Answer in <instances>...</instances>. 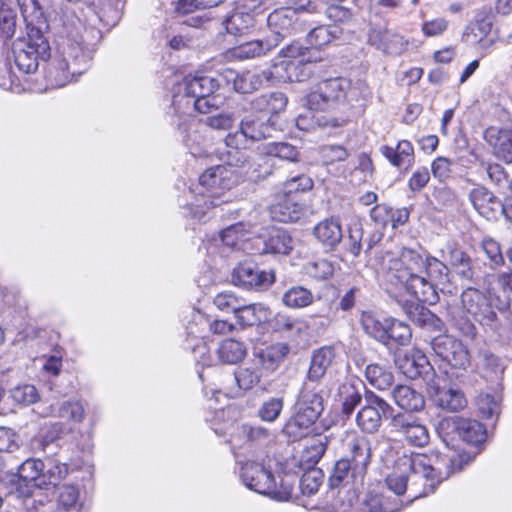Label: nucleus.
<instances>
[{"mask_svg": "<svg viewBox=\"0 0 512 512\" xmlns=\"http://www.w3.org/2000/svg\"><path fill=\"white\" fill-rule=\"evenodd\" d=\"M426 256L411 248H403L398 257L385 252L382 257V268L386 271L388 281L402 286L416 299L402 304L407 317L419 326H431L437 331H442V320L422 304L432 305L439 299L435 284L424 276Z\"/></svg>", "mask_w": 512, "mask_h": 512, "instance_id": "1", "label": "nucleus"}, {"mask_svg": "<svg viewBox=\"0 0 512 512\" xmlns=\"http://www.w3.org/2000/svg\"><path fill=\"white\" fill-rule=\"evenodd\" d=\"M57 51L47 70V79L54 87H63L82 75L90 66L95 52V29H87L82 19L67 5L59 12Z\"/></svg>", "mask_w": 512, "mask_h": 512, "instance_id": "2", "label": "nucleus"}, {"mask_svg": "<svg viewBox=\"0 0 512 512\" xmlns=\"http://www.w3.org/2000/svg\"><path fill=\"white\" fill-rule=\"evenodd\" d=\"M448 464L443 473L432 466L430 458L425 454H403L395 461L393 470L386 476L385 485L396 497L409 492L408 503L428 496L436 487L451 474L461 471L471 461L466 453L446 456Z\"/></svg>", "mask_w": 512, "mask_h": 512, "instance_id": "3", "label": "nucleus"}, {"mask_svg": "<svg viewBox=\"0 0 512 512\" xmlns=\"http://www.w3.org/2000/svg\"><path fill=\"white\" fill-rule=\"evenodd\" d=\"M219 87L217 79L207 75H189L179 82L173 92L172 111L173 122L182 135V141L193 156L201 155L203 139L196 129H193V112L209 113L218 108L222 98L215 95Z\"/></svg>", "mask_w": 512, "mask_h": 512, "instance_id": "4", "label": "nucleus"}, {"mask_svg": "<svg viewBox=\"0 0 512 512\" xmlns=\"http://www.w3.org/2000/svg\"><path fill=\"white\" fill-rule=\"evenodd\" d=\"M26 21L27 39L18 38L12 45V56L16 67L29 74L37 70L39 60L50 55L49 42L44 34L47 27L41 20L42 12L38 0H19Z\"/></svg>", "mask_w": 512, "mask_h": 512, "instance_id": "5", "label": "nucleus"}, {"mask_svg": "<svg viewBox=\"0 0 512 512\" xmlns=\"http://www.w3.org/2000/svg\"><path fill=\"white\" fill-rule=\"evenodd\" d=\"M231 175L232 171L225 165H217L203 172L196 189L188 192L189 200L184 205L185 215L202 221L210 208L228 203L230 196L225 191L235 184Z\"/></svg>", "mask_w": 512, "mask_h": 512, "instance_id": "6", "label": "nucleus"}, {"mask_svg": "<svg viewBox=\"0 0 512 512\" xmlns=\"http://www.w3.org/2000/svg\"><path fill=\"white\" fill-rule=\"evenodd\" d=\"M461 301L467 314L494 333V340L503 348L504 357L512 359V319L499 323L490 296L476 288L464 290Z\"/></svg>", "mask_w": 512, "mask_h": 512, "instance_id": "7", "label": "nucleus"}, {"mask_svg": "<svg viewBox=\"0 0 512 512\" xmlns=\"http://www.w3.org/2000/svg\"><path fill=\"white\" fill-rule=\"evenodd\" d=\"M323 389L313 383H303L293 407V414L283 427V433L296 440L303 437L324 410Z\"/></svg>", "mask_w": 512, "mask_h": 512, "instance_id": "8", "label": "nucleus"}, {"mask_svg": "<svg viewBox=\"0 0 512 512\" xmlns=\"http://www.w3.org/2000/svg\"><path fill=\"white\" fill-rule=\"evenodd\" d=\"M320 13V8L314 1L296 8L282 7L268 15L267 25L271 34L269 40H276V47L286 37L303 32L306 28L305 14Z\"/></svg>", "mask_w": 512, "mask_h": 512, "instance_id": "9", "label": "nucleus"}, {"mask_svg": "<svg viewBox=\"0 0 512 512\" xmlns=\"http://www.w3.org/2000/svg\"><path fill=\"white\" fill-rule=\"evenodd\" d=\"M240 478L248 489L267 495L273 500L285 502L291 498V485L281 482L278 486L271 471L260 463L253 461L244 463L240 469Z\"/></svg>", "mask_w": 512, "mask_h": 512, "instance_id": "10", "label": "nucleus"}, {"mask_svg": "<svg viewBox=\"0 0 512 512\" xmlns=\"http://www.w3.org/2000/svg\"><path fill=\"white\" fill-rule=\"evenodd\" d=\"M437 433L447 447L454 448V441L461 439L470 446L478 447L487 438L486 427L470 418L446 417L439 421Z\"/></svg>", "mask_w": 512, "mask_h": 512, "instance_id": "11", "label": "nucleus"}, {"mask_svg": "<svg viewBox=\"0 0 512 512\" xmlns=\"http://www.w3.org/2000/svg\"><path fill=\"white\" fill-rule=\"evenodd\" d=\"M393 407L371 390H365L364 405L356 415V424L364 433L379 431L382 419L393 417Z\"/></svg>", "mask_w": 512, "mask_h": 512, "instance_id": "12", "label": "nucleus"}, {"mask_svg": "<svg viewBox=\"0 0 512 512\" xmlns=\"http://www.w3.org/2000/svg\"><path fill=\"white\" fill-rule=\"evenodd\" d=\"M350 82L342 77H335L317 83L305 97L309 110L322 111L332 104L345 99Z\"/></svg>", "mask_w": 512, "mask_h": 512, "instance_id": "13", "label": "nucleus"}, {"mask_svg": "<svg viewBox=\"0 0 512 512\" xmlns=\"http://www.w3.org/2000/svg\"><path fill=\"white\" fill-rule=\"evenodd\" d=\"M248 141L241 129L228 134L225 138V151L220 153V160L228 166L244 169L249 179L257 180L261 177L257 168L260 164L251 163L245 151Z\"/></svg>", "mask_w": 512, "mask_h": 512, "instance_id": "14", "label": "nucleus"}, {"mask_svg": "<svg viewBox=\"0 0 512 512\" xmlns=\"http://www.w3.org/2000/svg\"><path fill=\"white\" fill-rule=\"evenodd\" d=\"M205 327H208L209 330L216 335H223L231 332L234 328L233 324L229 323L225 320H214L209 321L204 315L196 312L193 314L192 321L188 323L186 330L187 335L189 337H193L196 340V344L192 346V350L195 353H198L197 362L202 366H210L212 361L210 356L207 355L208 349L206 345L203 343L202 332Z\"/></svg>", "mask_w": 512, "mask_h": 512, "instance_id": "15", "label": "nucleus"}, {"mask_svg": "<svg viewBox=\"0 0 512 512\" xmlns=\"http://www.w3.org/2000/svg\"><path fill=\"white\" fill-rule=\"evenodd\" d=\"M434 353L452 369L467 371L470 366V354L467 347L458 339L449 335H439L431 341Z\"/></svg>", "mask_w": 512, "mask_h": 512, "instance_id": "16", "label": "nucleus"}, {"mask_svg": "<svg viewBox=\"0 0 512 512\" xmlns=\"http://www.w3.org/2000/svg\"><path fill=\"white\" fill-rule=\"evenodd\" d=\"M275 280L272 271H264L253 262H243L234 268L232 282L246 289L264 290Z\"/></svg>", "mask_w": 512, "mask_h": 512, "instance_id": "17", "label": "nucleus"}, {"mask_svg": "<svg viewBox=\"0 0 512 512\" xmlns=\"http://www.w3.org/2000/svg\"><path fill=\"white\" fill-rule=\"evenodd\" d=\"M398 369L409 379L423 378L430 381L434 377V368L427 356L418 349H413L395 358Z\"/></svg>", "mask_w": 512, "mask_h": 512, "instance_id": "18", "label": "nucleus"}, {"mask_svg": "<svg viewBox=\"0 0 512 512\" xmlns=\"http://www.w3.org/2000/svg\"><path fill=\"white\" fill-rule=\"evenodd\" d=\"M345 449L344 458L354 465L356 476L366 475L372 460L370 439L364 435L352 434L346 439Z\"/></svg>", "mask_w": 512, "mask_h": 512, "instance_id": "19", "label": "nucleus"}, {"mask_svg": "<svg viewBox=\"0 0 512 512\" xmlns=\"http://www.w3.org/2000/svg\"><path fill=\"white\" fill-rule=\"evenodd\" d=\"M223 78L233 83L235 91L243 94L252 93L270 83L274 79V72L267 69L262 71L246 70L241 73L232 69H226L222 73Z\"/></svg>", "mask_w": 512, "mask_h": 512, "instance_id": "20", "label": "nucleus"}, {"mask_svg": "<svg viewBox=\"0 0 512 512\" xmlns=\"http://www.w3.org/2000/svg\"><path fill=\"white\" fill-rule=\"evenodd\" d=\"M367 42L388 56H399L408 48V41L402 35L381 27H371L368 30Z\"/></svg>", "mask_w": 512, "mask_h": 512, "instance_id": "21", "label": "nucleus"}, {"mask_svg": "<svg viewBox=\"0 0 512 512\" xmlns=\"http://www.w3.org/2000/svg\"><path fill=\"white\" fill-rule=\"evenodd\" d=\"M390 425L412 446L424 447L430 441L427 427L411 416L399 413L392 417Z\"/></svg>", "mask_w": 512, "mask_h": 512, "instance_id": "22", "label": "nucleus"}, {"mask_svg": "<svg viewBox=\"0 0 512 512\" xmlns=\"http://www.w3.org/2000/svg\"><path fill=\"white\" fill-rule=\"evenodd\" d=\"M484 140L498 160L506 164L512 163V125L488 127L484 131Z\"/></svg>", "mask_w": 512, "mask_h": 512, "instance_id": "23", "label": "nucleus"}, {"mask_svg": "<svg viewBox=\"0 0 512 512\" xmlns=\"http://www.w3.org/2000/svg\"><path fill=\"white\" fill-rule=\"evenodd\" d=\"M45 468L44 462L40 459L29 458L18 468L15 475L16 491L19 495H29L31 488H41L42 472Z\"/></svg>", "mask_w": 512, "mask_h": 512, "instance_id": "24", "label": "nucleus"}, {"mask_svg": "<svg viewBox=\"0 0 512 512\" xmlns=\"http://www.w3.org/2000/svg\"><path fill=\"white\" fill-rule=\"evenodd\" d=\"M429 392L434 403L448 412H459L466 408L468 404L464 392L454 386L429 385Z\"/></svg>", "mask_w": 512, "mask_h": 512, "instance_id": "25", "label": "nucleus"}, {"mask_svg": "<svg viewBox=\"0 0 512 512\" xmlns=\"http://www.w3.org/2000/svg\"><path fill=\"white\" fill-rule=\"evenodd\" d=\"M474 209L486 219H496L502 208L501 200L484 186H477L469 192Z\"/></svg>", "mask_w": 512, "mask_h": 512, "instance_id": "26", "label": "nucleus"}, {"mask_svg": "<svg viewBox=\"0 0 512 512\" xmlns=\"http://www.w3.org/2000/svg\"><path fill=\"white\" fill-rule=\"evenodd\" d=\"M443 259L451 269L462 279L473 280L475 271L471 257L454 243H448L442 250Z\"/></svg>", "mask_w": 512, "mask_h": 512, "instance_id": "27", "label": "nucleus"}, {"mask_svg": "<svg viewBox=\"0 0 512 512\" xmlns=\"http://www.w3.org/2000/svg\"><path fill=\"white\" fill-rule=\"evenodd\" d=\"M335 357L334 349L330 346H324L315 350L311 357L310 366L304 383H313L321 387L320 380L326 374L328 367Z\"/></svg>", "mask_w": 512, "mask_h": 512, "instance_id": "28", "label": "nucleus"}, {"mask_svg": "<svg viewBox=\"0 0 512 512\" xmlns=\"http://www.w3.org/2000/svg\"><path fill=\"white\" fill-rule=\"evenodd\" d=\"M240 128L249 141H260L272 136L275 131L266 115L249 114L240 122Z\"/></svg>", "mask_w": 512, "mask_h": 512, "instance_id": "29", "label": "nucleus"}, {"mask_svg": "<svg viewBox=\"0 0 512 512\" xmlns=\"http://www.w3.org/2000/svg\"><path fill=\"white\" fill-rule=\"evenodd\" d=\"M380 151L398 169L407 171L414 163V148L407 140L399 141L396 147L384 145Z\"/></svg>", "mask_w": 512, "mask_h": 512, "instance_id": "30", "label": "nucleus"}, {"mask_svg": "<svg viewBox=\"0 0 512 512\" xmlns=\"http://www.w3.org/2000/svg\"><path fill=\"white\" fill-rule=\"evenodd\" d=\"M391 394L395 404L405 411L418 412L425 406L423 395L409 385H397Z\"/></svg>", "mask_w": 512, "mask_h": 512, "instance_id": "31", "label": "nucleus"}, {"mask_svg": "<svg viewBox=\"0 0 512 512\" xmlns=\"http://www.w3.org/2000/svg\"><path fill=\"white\" fill-rule=\"evenodd\" d=\"M276 47V40L256 39L239 44L231 49V56L238 60H248L266 55Z\"/></svg>", "mask_w": 512, "mask_h": 512, "instance_id": "32", "label": "nucleus"}, {"mask_svg": "<svg viewBox=\"0 0 512 512\" xmlns=\"http://www.w3.org/2000/svg\"><path fill=\"white\" fill-rule=\"evenodd\" d=\"M366 475L356 476L354 465L344 457L339 459L329 477V485L331 488H337L344 485H362Z\"/></svg>", "mask_w": 512, "mask_h": 512, "instance_id": "33", "label": "nucleus"}, {"mask_svg": "<svg viewBox=\"0 0 512 512\" xmlns=\"http://www.w3.org/2000/svg\"><path fill=\"white\" fill-rule=\"evenodd\" d=\"M313 232L315 237L323 245L329 247H334L339 244L343 237L340 221L333 217L320 221L314 227Z\"/></svg>", "mask_w": 512, "mask_h": 512, "instance_id": "34", "label": "nucleus"}, {"mask_svg": "<svg viewBox=\"0 0 512 512\" xmlns=\"http://www.w3.org/2000/svg\"><path fill=\"white\" fill-rule=\"evenodd\" d=\"M270 315V309L264 304H247L244 301V305H241L235 317L241 326H254L268 321Z\"/></svg>", "mask_w": 512, "mask_h": 512, "instance_id": "35", "label": "nucleus"}, {"mask_svg": "<svg viewBox=\"0 0 512 512\" xmlns=\"http://www.w3.org/2000/svg\"><path fill=\"white\" fill-rule=\"evenodd\" d=\"M403 506V501L398 498L390 500L384 494L369 493L361 503L359 512H398Z\"/></svg>", "mask_w": 512, "mask_h": 512, "instance_id": "36", "label": "nucleus"}, {"mask_svg": "<svg viewBox=\"0 0 512 512\" xmlns=\"http://www.w3.org/2000/svg\"><path fill=\"white\" fill-rule=\"evenodd\" d=\"M361 388L364 385L357 381H345L338 388V395L342 402V412L346 416H350L355 408L360 404L362 400Z\"/></svg>", "mask_w": 512, "mask_h": 512, "instance_id": "37", "label": "nucleus"}, {"mask_svg": "<svg viewBox=\"0 0 512 512\" xmlns=\"http://www.w3.org/2000/svg\"><path fill=\"white\" fill-rule=\"evenodd\" d=\"M44 465L41 478V488L44 489H48L49 486H57L70 472L69 465L57 458H47Z\"/></svg>", "mask_w": 512, "mask_h": 512, "instance_id": "38", "label": "nucleus"}, {"mask_svg": "<svg viewBox=\"0 0 512 512\" xmlns=\"http://www.w3.org/2000/svg\"><path fill=\"white\" fill-rule=\"evenodd\" d=\"M303 208L293 198L285 196L271 206V217L278 222H296L302 215Z\"/></svg>", "mask_w": 512, "mask_h": 512, "instance_id": "39", "label": "nucleus"}, {"mask_svg": "<svg viewBox=\"0 0 512 512\" xmlns=\"http://www.w3.org/2000/svg\"><path fill=\"white\" fill-rule=\"evenodd\" d=\"M270 327L273 331L287 334L291 337L301 336L308 328L305 321L289 316L285 313H277L270 320Z\"/></svg>", "mask_w": 512, "mask_h": 512, "instance_id": "40", "label": "nucleus"}, {"mask_svg": "<svg viewBox=\"0 0 512 512\" xmlns=\"http://www.w3.org/2000/svg\"><path fill=\"white\" fill-rule=\"evenodd\" d=\"M289 352V347L284 343H275L260 349L255 353L259 364L266 370L274 371L284 360Z\"/></svg>", "mask_w": 512, "mask_h": 512, "instance_id": "41", "label": "nucleus"}, {"mask_svg": "<svg viewBox=\"0 0 512 512\" xmlns=\"http://www.w3.org/2000/svg\"><path fill=\"white\" fill-rule=\"evenodd\" d=\"M246 354L245 344L232 338L223 340L217 349L219 361L223 364H237L245 358Z\"/></svg>", "mask_w": 512, "mask_h": 512, "instance_id": "42", "label": "nucleus"}, {"mask_svg": "<svg viewBox=\"0 0 512 512\" xmlns=\"http://www.w3.org/2000/svg\"><path fill=\"white\" fill-rule=\"evenodd\" d=\"M288 99L282 92H272L258 96L252 101L255 110L265 114H278L287 105Z\"/></svg>", "mask_w": 512, "mask_h": 512, "instance_id": "43", "label": "nucleus"}, {"mask_svg": "<svg viewBox=\"0 0 512 512\" xmlns=\"http://www.w3.org/2000/svg\"><path fill=\"white\" fill-rule=\"evenodd\" d=\"M368 383L379 391H386L394 384L393 372L379 364H369L365 369Z\"/></svg>", "mask_w": 512, "mask_h": 512, "instance_id": "44", "label": "nucleus"}, {"mask_svg": "<svg viewBox=\"0 0 512 512\" xmlns=\"http://www.w3.org/2000/svg\"><path fill=\"white\" fill-rule=\"evenodd\" d=\"M264 245L267 253L287 255L293 249V239L285 230L272 229Z\"/></svg>", "mask_w": 512, "mask_h": 512, "instance_id": "45", "label": "nucleus"}, {"mask_svg": "<svg viewBox=\"0 0 512 512\" xmlns=\"http://www.w3.org/2000/svg\"><path fill=\"white\" fill-rule=\"evenodd\" d=\"M390 318L379 319L371 313H364L361 324L365 332L382 344H387V330Z\"/></svg>", "mask_w": 512, "mask_h": 512, "instance_id": "46", "label": "nucleus"}, {"mask_svg": "<svg viewBox=\"0 0 512 512\" xmlns=\"http://www.w3.org/2000/svg\"><path fill=\"white\" fill-rule=\"evenodd\" d=\"M50 415L80 423L85 417V409L80 401H64L56 406H51Z\"/></svg>", "mask_w": 512, "mask_h": 512, "instance_id": "47", "label": "nucleus"}, {"mask_svg": "<svg viewBox=\"0 0 512 512\" xmlns=\"http://www.w3.org/2000/svg\"><path fill=\"white\" fill-rule=\"evenodd\" d=\"M251 225L243 222L232 224L220 232V241L232 249H240L241 242L247 238Z\"/></svg>", "mask_w": 512, "mask_h": 512, "instance_id": "48", "label": "nucleus"}, {"mask_svg": "<svg viewBox=\"0 0 512 512\" xmlns=\"http://www.w3.org/2000/svg\"><path fill=\"white\" fill-rule=\"evenodd\" d=\"M240 434L251 447L265 446L273 440L270 430L260 425L243 424Z\"/></svg>", "mask_w": 512, "mask_h": 512, "instance_id": "49", "label": "nucleus"}, {"mask_svg": "<svg viewBox=\"0 0 512 512\" xmlns=\"http://www.w3.org/2000/svg\"><path fill=\"white\" fill-rule=\"evenodd\" d=\"M314 301L313 293L303 286H293L282 296V303L289 308L300 309L311 305Z\"/></svg>", "mask_w": 512, "mask_h": 512, "instance_id": "50", "label": "nucleus"}, {"mask_svg": "<svg viewBox=\"0 0 512 512\" xmlns=\"http://www.w3.org/2000/svg\"><path fill=\"white\" fill-rule=\"evenodd\" d=\"M341 30L337 26L320 25L307 34V42L315 48H321L339 38Z\"/></svg>", "mask_w": 512, "mask_h": 512, "instance_id": "51", "label": "nucleus"}, {"mask_svg": "<svg viewBox=\"0 0 512 512\" xmlns=\"http://www.w3.org/2000/svg\"><path fill=\"white\" fill-rule=\"evenodd\" d=\"M502 397L499 393H480L476 398L479 413L485 419L498 417L501 411Z\"/></svg>", "mask_w": 512, "mask_h": 512, "instance_id": "52", "label": "nucleus"}, {"mask_svg": "<svg viewBox=\"0 0 512 512\" xmlns=\"http://www.w3.org/2000/svg\"><path fill=\"white\" fill-rule=\"evenodd\" d=\"M318 154L324 165H332L346 161L351 150L341 144H325L318 148Z\"/></svg>", "mask_w": 512, "mask_h": 512, "instance_id": "53", "label": "nucleus"}, {"mask_svg": "<svg viewBox=\"0 0 512 512\" xmlns=\"http://www.w3.org/2000/svg\"><path fill=\"white\" fill-rule=\"evenodd\" d=\"M387 344L389 346L391 344H396L400 346L407 345L412 337V332L410 327L394 318H390L388 330H387Z\"/></svg>", "mask_w": 512, "mask_h": 512, "instance_id": "54", "label": "nucleus"}, {"mask_svg": "<svg viewBox=\"0 0 512 512\" xmlns=\"http://www.w3.org/2000/svg\"><path fill=\"white\" fill-rule=\"evenodd\" d=\"M235 381L241 390L248 391L255 387L262 378L261 369L258 366L239 367L234 372Z\"/></svg>", "mask_w": 512, "mask_h": 512, "instance_id": "55", "label": "nucleus"}, {"mask_svg": "<svg viewBox=\"0 0 512 512\" xmlns=\"http://www.w3.org/2000/svg\"><path fill=\"white\" fill-rule=\"evenodd\" d=\"M425 266L424 276L431 281L432 284H434L433 281H437L442 284L449 282L448 275L450 269L444 262L427 255Z\"/></svg>", "mask_w": 512, "mask_h": 512, "instance_id": "56", "label": "nucleus"}, {"mask_svg": "<svg viewBox=\"0 0 512 512\" xmlns=\"http://www.w3.org/2000/svg\"><path fill=\"white\" fill-rule=\"evenodd\" d=\"M254 24V19L249 13L236 12L225 21V28L229 34L241 35L248 31Z\"/></svg>", "mask_w": 512, "mask_h": 512, "instance_id": "57", "label": "nucleus"}, {"mask_svg": "<svg viewBox=\"0 0 512 512\" xmlns=\"http://www.w3.org/2000/svg\"><path fill=\"white\" fill-rule=\"evenodd\" d=\"M10 397L15 403L27 406L37 402L40 396L35 386L24 384L11 389Z\"/></svg>", "mask_w": 512, "mask_h": 512, "instance_id": "58", "label": "nucleus"}, {"mask_svg": "<svg viewBox=\"0 0 512 512\" xmlns=\"http://www.w3.org/2000/svg\"><path fill=\"white\" fill-rule=\"evenodd\" d=\"M283 406V398L271 397L262 403L258 410V416L262 421L274 422L280 416Z\"/></svg>", "mask_w": 512, "mask_h": 512, "instance_id": "59", "label": "nucleus"}, {"mask_svg": "<svg viewBox=\"0 0 512 512\" xmlns=\"http://www.w3.org/2000/svg\"><path fill=\"white\" fill-rule=\"evenodd\" d=\"M213 302L219 310L226 313H234L235 315L241 308V305H244V299L237 297L231 291L218 293Z\"/></svg>", "mask_w": 512, "mask_h": 512, "instance_id": "60", "label": "nucleus"}, {"mask_svg": "<svg viewBox=\"0 0 512 512\" xmlns=\"http://www.w3.org/2000/svg\"><path fill=\"white\" fill-rule=\"evenodd\" d=\"M483 366L486 372V377L491 381L499 382L502 380L505 365L499 356H496L490 352H484Z\"/></svg>", "mask_w": 512, "mask_h": 512, "instance_id": "61", "label": "nucleus"}, {"mask_svg": "<svg viewBox=\"0 0 512 512\" xmlns=\"http://www.w3.org/2000/svg\"><path fill=\"white\" fill-rule=\"evenodd\" d=\"M480 166L486 171L489 180L493 184L502 189L508 187V175L502 165L481 160Z\"/></svg>", "mask_w": 512, "mask_h": 512, "instance_id": "62", "label": "nucleus"}, {"mask_svg": "<svg viewBox=\"0 0 512 512\" xmlns=\"http://www.w3.org/2000/svg\"><path fill=\"white\" fill-rule=\"evenodd\" d=\"M17 15L10 8L0 9V38L11 39L16 32Z\"/></svg>", "mask_w": 512, "mask_h": 512, "instance_id": "63", "label": "nucleus"}, {"mask_svg": "<svg viewBox=\"0 0 512 512\" xmlns=\"http://www.w3.org/2000/svg\"><path fill=\"white\" fill-rule=\"evenodd\" d=\"M306 273L315 279H327L334 273L333 264L326 259H318L306 264Z\"/></svg>", "mask_w": 512, "mask_h": 512, "instance_id": "64", "label": "nucleus"}]
</instances>
